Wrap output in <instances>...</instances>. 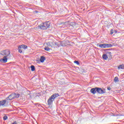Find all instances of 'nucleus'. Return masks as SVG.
Returning a JSON list of instances; mask_svg holds the SVG:
<instances>
[{
  "label": "nucleus",
  "instance_id": "1",
  "mask_svg": "<svg viewBox=\"0 0 124 124\" xmlns=\"http://www.w3.org/2000/svg\"><path fill=\"white\" fill-rule=\"evenodd\" d=\"M20 96V94L18 93H13L8 96L5 100L0 101V107H6L10 104L9 100H12L14 98H18Z\"/></svg>",
  "mask_w": 124,
  "mask_h": 124
},
{
  "label": "nucleus",
  "instance_id": "2",
  "mask_svg": "<svg viewBox=\"0 0 124 124\" xmlns=\"http://www.w3.org/2000/svg\"><path fill=\"white\" fill-rule=\"evenodd\" d=\"M0 54L4 56L3 58L0 59V62H7V57L10 55V51L8 49L3 50L1 51Z\"/></svg>",
  "mask_w": 124,
  "mask_h": 124
},
{
  "label": "nucleus",
  "instance_id": "3",
  "mask_svg": "<svg viewBox=\"0 0 124 124\" xmlns=\"http://www.w3.org/2000/svg\"><path fill=\"white\" fill-rule=\"evenodd\" d=\"M49 27H50V24H49V22H45L41 24L40 25H38L36 27V29L37 30H47V29H48Z\"/></svg>",
  "mask_w": 124,
  "mask_h": 124
},
{
  "label": "nucleus",
  "instance_id": "4",
  "mask_svg": "<svg viewBox=\"0 0 124 124\" xmlns=\"http://www.w3.org/2000/svg\"><path fill=\"white\" fill-rule=\"evenodd\" d=\"M98 46L100 48H111V47H113V45L111 44H100Z\"/></svg>",
  "mask_w": 124,
  "mask_h": 124
},
{
  "label": "nucleus",
  "instance_id": "5",
  "mask_svg": "<svg viewBox=\"0 0 124 124\" xmlns=\"http://www.w3.org/2000/svg\"><path fill=\"white\" fill-rule=\"evenodd\" d=\"M46 45L50 47H54V46H58V43L54 41L49 42L46 43Z\"/></svg>",
  "mask_w": 124,
  "mask_h": 124
},
{
  "label": "nucleus",
  "instance_id": "6",
  "mask_svg": "<svg viewBox=\"0 0 124 124\" xmlns=\"http://www.w3.org/2000/svg\"><path fill=\"white\" fill-rule=\"evenodd\" d=\"M58 47H61V46H66V43L65 41L62 42H59L57 45Z\"/></svg>",
  "mask_w": 124,
  "mask_h": 124
},
{
  "label": "nucleus",
  "instance_id": "7",
  "mask_svg": "<svg viewBox=\"0 0 124 124\" xmlns=\"http://www.w3.org/2000/svg\"><path fill=\"white\" fill-rule=\"evenodd\" d=\"M97 93L103 94V93H105L106 91L105 90H102L101 88L97 87Z\"/></svg>",
  "mask_w": 124,
  "mask_h": 124
},
{
  "label": "nucleus",
  "instance_id": "8",
  "mask_svg": "<svg viewBox=\"0 0 124 124\" xmlns=\"http://www.w3.org/2000/svg\"><path fill=\"white\" fill-rule=\"evenodd\" d=\"M54 99L52 98L51 96H50L47 100L48 105H52V104H53V101H54Z\"/></svg>",
  "mask_w": 124,
  "mask_h": 124
},
{
  "label": "nucleus",
  "instance_id": "9",
  "mask_svg": "<svg viewBox=\"0 0 124 124\" xmlns=\"http://www.w3.org/2000/svg\"><path fill=\"white\" fill-rule=\"evenodd\" d=\"M97 87H96L95 88H92L91 89L90 92L92 93H93V94H95V93H96V92H97Z\"/></svg>",
  "mask_w": 124,
  "mask_h": 124
},
{
  "label": "nucleus",
  "instance_id": "10",
  "mask_svg": "<svg viewBox=\"0 0 124 124\" xmlns=\"http://www.w3.org/2000/svg\"><path fill=\"white\" fill-rule=\"evenodd\" d=\"M59 93H54L52 95H51V97L55 100V98H57L59 96Z\"/></svg>",
  "mask_w": 124,
  "mask_h": 124
},
{
  "label": "nucleus",
  "instance_id": "11",
  "mask_svg": "<svg viewBox=\"0 0 124 124\" xmlns=\"http://www.w3.org/2000/svg\"><path fill=\"white\" fill-rule=\"evenodd\" d=\"M44 61H45V57L41 56L40 58L41 62H44Z\"/></svg>",
  "mask_w": 124,
  "mask_h": 124
},
{
  "label": "nucleus",
  "instance_id": "12",
  "mask_svg": "<svg viewBox=\"0 0 124 124\" xmlns=\"http://www.w3.org/2000/svg\"><path fill=\"white\" fill-rule=\"evenodd\" d=\"M118 69H124V64L120 65L118 67Z\"/></svg>",
  "mask_w": 124,
  "mask_h": 124
},
{
  "label": "nucleus",
  "instance_id": "13",
  "mask_svg": "<svg viewBox=\"0 0 124 124\" xmlns=\"http://www.w3.org/2000/svg\"><path fill=\"white\" fill-rule=\"evenodd\" d=\"M102 57L104 60H107L108 59V56L107 55V54H104L103 55Z\"/></svg>",
  "mask_w": 124,
  "mask_h": 124
},
{
  "label": "nucleus",
  "instance_id": "14",
  "mask_svg": "<svg viewBox=\"0 0 124 124\" xmlns=\"http://www.w3.org/2000/svg\"><path fill=\"white\" fill-rule=\"evenodd\" d=\"M19 46H20L21 47V48H22V49H27V48H28V46L25 45H22Z\"/></svg>",
  "mask_w": 124,
  "mask_h": 124
},
{
  "label": "nucleus",
  "instance_id": "15",
  "mask_svg": "<svg viewBox=\"0 0 124 124\" xmlns=\"http://www.w3.org/2000/svg\"><path fill=\"white\" fill-rule=\"evenodd\" d=\"M18 52L19 53H22L23 52V50H22V47L21 46H19L18 47Z\"/></svg>",
  "mask_w": 124,
  "mask_h": 124
},
{
  "label": "nucleus",
  "instance_id": "16",
  "mask_svg": "<svg viewBox=\"0 0 124 124\" xmlns=\"http://www.w3.org/2000/svg\"><path fill=\"white\" fill-rule=\"evenodd\" d=\"M114 81L115 83H117V82H119V78H118V77H116L114 79Z\"/></svg>",
  "mask_w": 124,
  "mask_h": 124
},
{
  "label": "nucleus",
  "instance_id": "17",
  "mask_svg": "<svg viewBox=\"0 0 124 124\" xmlns=\"http://www.w3.org/2000/svg\"><path fill=\"white\" fill-rule=\"evenodd\" d=\"M31 71H34V70H35V67H34V66L33 65L31 66Z\"/></svg>",
  "mask_w": 124,
  "mask_h": 124
},
{
  "label": "nucleus",
  "instance_id": "18",
  "mask_svg": "<svg viewBox=\"0 0 124 124\" xmlns=\"http://www.w3.org/2000/svg\"><path fill=\"white\" fill-rule=\"evenodd\" d=\"M45 50L46 51H50V48L48 47H45Z\"/></svg>",
  "mask_w": 124,
  "mask_h": 124
},
{
  "label": "nucleus",
  "instance_id": "19",
  "mask_svg": "<svg viewBox=\"0 0 124 124\" xmlns=\"http://www.w3.org/2000/svg\"><path fill=\"white\" fill-rule=\"evenodd\" d=\"M75 63H76L77 64H78V65H79V64H80V63H79V62L78 61H74V62Z\"/></svg>",
  "mask_w": 124,
  "mask_h": 124
},
{
  "label": "nucleus",
  "instance_id": "20",
  "mask_svg": "<svg viewBox=\"0 0 124 124\" xmlns=\"http://www.w3.org/2000/svg\"><path fill=\"white\" fill-rule=\"evenodd\" d=\"M3 120H4V121H6V120H7V116H4L3 117Z\"/></svg>",
  "mask_w": 124,
  "mask_h": 124
},
{
  "label": "nucleus",
  "instance_id": "21",
  "mask_svg": "<svg viewBox=\"0 0 124 124\" xmlns=\"http://www.w3.org/2000/svg\"><path fill=\"white\" fill-rule=\"evenodd\" d=\"M36 107H41V106L40 105L37 104Z\"/></svg>",
  "mask_w": 124,
  "mask_h": 124
},
{
  "label": "nucleus",
  "instance_id": "22",
  "mask_svg": "<svg viewBox=\"0 0 124 124\" xmlns=\"http://www.w3.org/2000/svg\"><path fill=\"white\" fill-rule=\"evenodd\" d=\"M113 30H111V31H110V34L112 35L113 34V33H114V32L112 31Z\"/></svg>",
  "mask_w": 124,
  "mask_h": 124
},
{
  "label": "nucleus",
  "instance_id": "23",
  "mask_svg": "<svg viewBox=\"0 0 124 124\" xmlns=\"http://www.w3.org/2000/svg\"><path fill=\"white\" fill-rule=\"evenodd\" d=\"M13 124H16V122H14Z\"/></svg>",
  "mask_w": 124,
  "mask_h": 124
},
{
  "label": "nucleus",
  "instance_id": "24",
  "mask_svg": "<svg viewBox=\"0 0 124 124\" xmlns=\"http://www.w3.org/2000/svg\"><path fill=\"white\" fill-rule=\"evenodd\" d=\"M108 90L109 91V90H110V89L109 88H108Z\"/></svg>",
  "mask_w": 124,
  "mask_h": 124
},
{
  "label": "nucleus",
  "instance_id": "25",
  "mask_svg": "<svg viewBox=\"0 0 124 124\" xmlns=\"http://www.w3.org/2000/svg\"><path fill=\"white\" fill-rule=\"evenodd\" d=\"M109 55H110V54H111V53L110 52H108Z\"/></svg>",
  "mask_w": 124,
  "mask_h": 124
},
{
  "label": "nucleus",
  "instance_id": "26",
  "mask_svg": "<svg viewBox=\"0 0 124 124\" xmlns=\"http://www.w3.org/2000/svg\"><path fill=\"white\" fill-rule=\"evenodd\" d=\"M40 108H38V109H39Z\"/></svg>",
  "mask_w": 124,
  "mask_h": 124
}]
</instances>
